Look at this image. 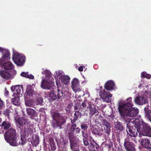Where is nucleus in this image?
Here are the masks:
<instances>
[{
  "label": "nucleus",
  "instance_id": "f257e3e1",
  "mask_svg": "<svg viewBox=\"0 0 151 151\" xmlns=\"http://www.w3.org/2000/svg\"><path fill=\"white\" fill-rule=\"evenodd\" d=\"M133 117H124L127 120L126 121L128 122L127 124V128L126 129L127 132H134L132 130L134 126L135 130L136 129L137 132H151V127L147 124L144 122L139 117V119L138 118H134Z\"/></svg>",
  "mask_w": 151,
  "mask_h": 151
},
{
  "label": "nucleus",
  "instance_id": "f03ea898",
  "mask_svg": "<svg viewBox=\"0 0 151 151\" xmlns=\"http://www.w3.org/2000/svg\"><path fill=\"white\" fill-rule=\"evenodd\" d=\"M131 97L127 99L126 101L120 100L118 103V109L121 115L124 117H134L139 113L137 108H132L133 104L131 102Z\"/></svg>",
  "mask_w": 151,
  "mask_h": 151
},
{
  "label": "nucleus",
  "instance_id": "7ed1b4c3",
  "mask_svg": "<svg viewBox=\"0 0 151 151\" xmlns=\"http://www.w3.org/2000/svg\"><path fill=\"white\" fill-rule=\"evenodd\" d=\"M16 133H5L4 134L5 139L7 142L9 143L10 145L13 146H17L19 145H23L27 142L26 138L30 137L31 134V133H20L21 140L19 142H17V137Z\"/></svg>",
  "mask_w": 151,
  "mask_h": 151
},
{
  "label": "nucleus",
  "instance_id": "20e7f679",
  "mask_svg": "<svg viewBox=\"0 0 151 151\" xmlns=\"http://www.w3.org/2000/svg\"><path fill=\"white\" fill-rule=\"evenodd\" d=\"M115 86L114 82L112 81H109L106 83L105 87L106 90L104 89L103 90L102 86L100 87L101 91L99 92V96L102 100L107 103H110L111 102V98L112 97V95L108 91H111L114 88Z\"/></svg>",
  "mask_w": 151,
  "mask_h": 151
},
{
  "label": "nucleus",
  "instance_id": "39448f33",
  "mask_svg": "<svg viewBox=\"0 0 151 151\" xmlns=\"http://www.w3.org/2000/svg\"><path fill=\"white\" fill-rule=\"evenodd\" d=\"M33 84L32 86L27 85L26 92L25 93L24 95L25 105L29 107L33 106L34 104L32 99H29V97H34L35 95L33 91Z\"/></svg>",
  "mask_w": 151,
  "mask_h": 151
},
{
  "label": "nucleus",
  "instance_id": "423d86ee",
  "mask_svg": "<svg viewBox=\"0 0 151 151\" xmlns=\"http://www.w3.org/2000/svg\"><path fill=\"white\" fill-rule=\"evenodd\" d=\"M53 118L54 120L52 125L54 127H59L60 128V127L65 122L63 117L58 113H55L53 114Z\"/></svg>",
  "mask_w": 151,
  "mask_h": 151
},
{
  "label": "nucleus",
  "instance_id": "0eeeda50",
  "mask_svg": "<svg viewBox=\"0 0 151 151\" xmlns=\"http://www.w3.org/2000/svg\"><path fill=\"white\" fill-rule=\"evenodd\" d=\"M12 59L15 63L18 66H22L25 62V56L16 52H14Z\"/></svg>",
  "mask_w": 151,
  "mask_h": 151
},
{
  "label": "nucleus",
  "instance_id": "6e6552de",
  "mask_svg": "<svg viewBox=\"0 0 151 151\" xmlns=\"http://www.w3.org/2000/svg\"><path fill=\"white\" fill-rule=\"evenodd\" d=\"M54 80L42 78L41 83V88L44 89L49 90L52 88L54 85Z\"/></svg>",
  "mask_w": 151,
  "mask_h": 151
},
{
  "label": "nucleus",
  "instance_id": "1a4fd4ad",
  "mask_svg": "<svg viewBox=\"0 0 151 151\" xmlns=\"http://www.w3.org/2000/svg\"><path fill=\"white\" fill-rule=\"evenodd\" d=\"M63 95L62 91L58 88L57 92L52 90L48 93V97L49 100L54 101L56 99H59Z\"/></svg>",
  "mask_w": 151,
  "mask_h": 151
},
{
  "label": "nucleus",
  "instance_id": "9d476101",
  "mask_svg": "<svg viewBox=\"0 0 151 151\" xmlns=\"http://www.w3.org/2000/svg\"><path fill=\"white\" fill-rule=\"evenodd\" d=\"M147 98V96L145 93L137 96L135 98L134 101L137 104L142 105L148 103Z\"/></svg>",
  "mask_w": 151,
  "mask_h": 151
},
{
  "label": "nucleus",
  "instance_id": "9b49d317",
  "mask_svg": "<svg viewBox=\"0 0 151 151\" xmlns=\"http://www.w3.org/2000/svg\"><path fill=\"white\" fill-rule=\"evenodd\" d=\"M68 135L70 143L71 149L73 151L75 150V147L77 146V142L76 137L74 136L73 133H67Z\"/></svg>",
  "mask_w": 151,
  "mask_h": 151
},
{
  "label": "nucleus",
  "instance_id": "f8f14e48",
  "mask_svg": "<svg viewBox=\"0 0 151 151\" xmlns=\"http://www.w3.org/2000/svg\"><path fill=\"white\" fill-rule=\"evenodd\" d=\"M4 70H0V76L3 78L8 80L13 78L16 75H14L13 73Z\"/></svg>",
  "mask_w": 151,
  "mask_h": 151
},
{
  "label": "nucleus",
  "instance_id": "ddd939ff",
  "mask_svg": "<svg viewBox=\"0 0 151 151\" xmlns=\"http://www.w3.org/2000/svg\"><path fill=\"white\" fill-rule=\"evenodd\" d=\"M15 120L16 124H18L20 126H22L24 125H27L29 123V120L25 117H15Z\"/></svg>",
  "mask_w": 151,
  "mask_h": 151
},
{
  "label": "nucleus",
  "instance_id": "4468645a",
  "mask_svg": "<svg viewBox=\"0 0 151 151\" xmlns=\"http://www.w3.org/2000/svg\"><path fill=\"white\" fill-rule=\"evenodd\" d=\"M71 84L72 88L74 91L76 92L81 91L79 85V81L78 79L74 78L72 81Z\"/></svg>",
  "mask_w": 151,
  "mask_h": 151
},
{
  "label": "nucleus",
  "instance_id": "2eb2a0df",
  "mask_svg": "<svg viewBox=\"0 0 151 151\" xmlns=\"http://www.w3.org/2000/svg\"><path fill=\"white\" fill-rule=\"evenodd\" d=\"M22 89V87L19 85L12 86L11 88V90L12 91L14 92L13 96H15L16 95V96H18L19 95Z\"/></svg>",
  "mask_w": 151,
  "mask_h": 151
},
{
  "label": "nucleus",
  "instance_id": "dca6fc26",
  "mask_svg": "<svg viewBox=\"0 0 151 151\" xmlns=\"http://www.w3.org/2000/svg\"><path fill=\"white\" fill-rule=\"evenodd\" d=\"M124 145L127 151H135V150L134 146L132 145L129 141H125Z\"/></svg>",
  "mask_w": 151,
  "mask_h": 151
},
{
  "label": "nucleus",
  "instance_id": "f3484780",
  "mask_svg": "<svg viewBox=\"0 0 151 151\" xmlns=\"http://www.w3.org/2000/svg\"><path fill=\"white\" fill-rule=\"evenodd\" d=\"M46 139H48L49 140V144L51 149L53 151L55 150L56 149V146L53 139L50 137V135L45 136Z\"/></svg>",
  "mask_w": 151,
  "mask_h": 151
},
{
  "label": "nucleus",
  "instance_id": "a211bd4d",
  "mask_svg": "<svg viewBox=\"0 0 151 151\" xmlns=\"http://www.w3.org/2000/svg\"><path fill=\"white\" fill-rule=\"evenodd\" d=\"M42 75H44L45 77H43V78H47V79L54 80L52 76V74L50 70H44V69H42Z\"/></svg>",
  "mask_w": 151,
  "mask_h": 151
},
{
  "label": "nucleus",
  "instance_id": "6ab92c4d",
  "mask_svg": "<svg viewBox=\"0 0 151 151\" xmlns=\"http://www.w3.org/2000/svg\"><path fill=\"white\" fill-rule=\"evenodd\" d=\"M142 145L147 149H151V143L150 140L147 139H144L141 141Z\"/></svg>",
  "mask_w": 151,
  "mask_h": 151
},
{
  "label": "nucleus",
  "instance_id": "aec40b11",
  "mask_svg": "<svg viewBox=\"0 0 151 151\" xmlns=\"http://www.w3.org/2000/svg\"><path fill=\"white\" fill-rule=\"evenodd\" d=\"M31 142L32 144L35 146H37L39 143V137L36 135H32V140L30 139Z\"/></svg>",
  "mask_w": 151,
  "mask_h": 151
},
{
  "label": "nucleus",
  "instance_id": "412c9836",
  "mask_svg": "<svg viewBox=\"0 0 151 151\" xmlns=\"http://www.w3.org/2000/svg\"><path fill=\"white\" fill-rule=\"evenodd\" d=\"M59 80L62 83L65 85H67L69 83L70 78L68 76L65 75Z\"/></svg>",
  "mask_w": 151,
  "mask_h": 151
},
{
  "label": "nucleus",
  "instance_id": "4be33fe9",
  "mask_svg": "<svg viewBox=\"0 0 151 151\" xmlns=\"http://www.w3.org/2000/svg\"><path fill=\"white\" fill-rule=\"evenodd\" d=\"M89 149L91 151H100V149L99 145L96 142L91 144Z\"/></svg>",
  "mask_w": 151,
  "mask_h": 151
},
{
  "label": "nucleus",
  "instance_id": "5701e85b",
  "mask_svg": "<svg viewBox=\"0 0 151 151\" xmlns=\"http://www.w3.org/2000/svg\"><path fill=\"white\" fill-rule=\"evenodd\" d=\"M145 116L151 122V111L149 108V106H147L144 109Z\"/></svg>",
  "mask_w": 151,
  "mask_h": 151
},
{
  "label": "nucleus",
  "instance_id": "b1692460",
  "mask_svg": "<svg viewBox=\"0 0 151 151\" xmlns=\"http://www.w3.org/2000/svg\"><path fill=\"white\" fill-rule=\"evenodd\" d=\"M0 126L2 129L5 130H7L10 127L11 125L8 122L4 121Z\"/></svg>",
  "mask_w": 151,
  "mask_h": 151
},
{
  "label": "nucleus",
  "instance_id": "393cba45",
  "mask_svg": "<svg viewBox=\"0 0 151 151\" xmlns=\"http://www.w3.org/2000/svg\"><path fill=\"white\" fill-rule=\"evenodd\" d=\"M15 97L12 99V102L13 104L16 106H19L20 105V99L18 96H14Z\"/></svg>",
  "mask_w": 151,
  "mask_h": 151
},
{
  "label": "nucleus",
  "instance_id": "a878e982",
  "mask_svg": "<svg viewBox=\"0 0 151 151\" xmlns=\"http://www.w3.org/2000/svg\"><path fill=\"white\" fill-rule=\"evenodd\" d=\"M65 73L64 72L61 70H58L56 71L55 73V77L56 78V76L59 77V79H60V78L63 77L65 75Z\"/></svg>",
  "mask_w": 151,
  "mask_h": 151
},
{
  "label": "nucleus",
  "instance_id": "bb28decb",
  "mask_svg": "<svg viewBox=\"0 0 151 151\" xmlns=\"http://www.w3.org/2000/svg\"><path fill=\"white\" fill-rule=\"evenodd\" d=\"M26 111L28 115L30 116H34L36 114V111L30 108H27Z\"/></svg>",
  "mask_w": 151,
  "mask_h": 151
},
{
  "label": "nucleus",
  "instance_id": "cd10ccee",
  "mask_svg": "<svg viewBox=\"0 0 151 151\" xmlns=\"http://www.w3.org/2000/svg\"><path fill=\"white\" fill-rule=\"evenodd\" d=\"M115 128L117 130L122 131L123 130V128L121 124L119 122H117L115 123Z\"/></svg>",
  "mask_w": 151,
  "mask_h": 151
},
{
  "label": "nucleus",
  "instance_id": "c85d7f7f",
  "mask_svg": "<svg viewBox=\"0 0 151 151\" xmlns=\"http://www.w3.org/2000/svg\"><path fill=\"white\" fill-rule=\"evenodd\" d=\"M141 78H146L147 79H150L151 77V75L145 72H143L141 73Z\"/></svg>",
  "mask_w": 151,
  "mask_h": 151
},
{
  "label": "nucleus",
  "instance_id": "c756f323",
  "mask_svg": "<svg viewBox=\"0 0 151 151\" xmlns=\"http://www.w3.org/2000/svg\"><path fill=\"white\" fill-rule=\"evenodd\" d=\"M90 109V115H91V116H92L95 113L98 111V110L94 107H92V106H90L89 108Z\"/></svg>",
  "mask_w": 151,
  "mask_h": 151
},
{
  "label": "nucleus",
  "instance_id": "7c9ffc66",
  "mask_svg": "<svg viewBox=\"0 0 151 151\" xmlns=\"http://www.w3.org/2000/svg\"><path fill=\"white\" fill-rule=\"evenodd\" d=\"M74 117L77 119H78V118L79 116L81 117L82 115L81 113L78 111H76L74 113Z\"/></svg>",
  "mask_w": 151,
  "mask_h": 151
},
{
  "label": "nucleus",
  "instance_id": "2f4dec72",
  "mask_svg": "<svg viewBox=\"0 0 151 151\" xmlns=\"http://www.w3.org/2000/svg\"><path fill=\"white\" fill-rule=\"evenodd\" d=\"M36 105H38L39 104H41L42 101H43V99H42V98H37V99H36Z\"/></svg>",
  "mask_w": 151,
  "mask_h": 151
},
{
  "label": "nucleus",
  "instance_id": "473e14b6",
  "mask_svg": "<svg viewBox=\"0 0 151 151\" xmlns=\"http://www.w3.org/2000/svg\"><path fill=\"white\" fill-rule=\"evenodd\" d=\"M11 111L9 109H7L4 111V114L6 116H7L8 118H9V114L10 113Z\"/></svg>",
  "mask_w": 151,
  "mask_h": 151
},
{
  "label": "nucleus",
  "instance_id": "72a5a7b5",
  "mask_svg": "<svg viewBox=\"0 0 151 151\" xmlns=\"http://www.w3.org/2000/svg\"><path fill=\"white\" fill-rule=\"evenodd\" d=\"M127 135H129L131 137H136L138 135L137 133H127Z\"/></svg>",
  "mask_w": 151,
  "mask_h": 151
},
{
  "label": "nucleus",
  "instance_id": "f704fd0d",
  "mask_svg": "<svg viewBox=\"0 0 151 151\" xmlns=\"http://www.w3.org/2000/svg\"><path fill=\"white\" fill-rule=\"evenodd\" d=\"M112 146L113 145L112 144H106L105 145V147L108 149L109 151H110V150H111V147H112Z\"/></svg>",
  "mask_w": 151,
  "mask_h": 151
},
{
  "label": "nucleus",
  "instance_id": "c9c22d12",
  "mask_svg": "<svg viewBox=\"0 0 151 151\" xmlns=\"http://www.w3.org/2000/svg\"><path fill=\"white\" fill-rule=\"evenodd\" d=\"M81 129L83 130H85L87 129V126L86 124H81Z\"/></svg>",
  "mask_w": 151,
  "mask_h": 151
},
{
  "label": "nucleus",
  "instance_id": "e433bc0d",
  "mask_svg": "<svg viewBox=\"0 0 151 151\" xmlns=\"http://www.w3.org/2000/svg\"><path fill=\"white\" fill-rule=\"evenodd\" d=\"M76 124H73L71 127L70 130V132H73L75 131L76 128Z\"/></svg>",
  "mask_w": 151,
  "mask_h": 151
},
{
  "label": "nucleus",
  "instance_id": "4c0bfd02",
  "mask_svg": "<svg viewBox=\"0 0 151 151\" xmlns=\"http://www.w3.org/2000/svg\"><path fill=\"white\" fill-rule=\"evenodd\" d=\"M73 104H69L68 106L66 108L65 110L67 111H69L73 106Z\"/></svg>",
  "mask_w": 151,
  "mask_h": 151
},
{
  "label": "nucleus",
  "instance_id": "58836bf2",
  "mask_svg": "<svg viewBox=\"0 0 151 151\" xmlns=\"http://www.w3.org/2000/svg\"><path fill=\"white\" fill-rule=\"evenodd\" d=\"M28 72L26 73L24 72H23L21 73L20 76L27 78V77L28 76Z\"/></svg>",
  "mask_w": 151,
  "mask_h": 151
},
{
  "label": "nucleus",
  "instance_id": "ea45409f",
  "mask_svg": "<svg viewBox=\"0 0 151 151\" xmlns=\"http://www.w3.org/2000/svg\"><path fill=\"white\" fill-rule=\"evenodd\" d=\"M68 139H66L65 138H62V143L63 144L65 145L68 143Z\"/></svg>",
  "mask_w": 151,
  "mask_h": 151
},
{
  "label": "nucleus",
  "instance_id": "a19ab883",
  "mask_svg": "<svg viewBox=\"0 0 151 151\" xmlns=\"http://www.w3.org/2000/svg\"><path fill=\"white\" fill-rule=\"evenodd\" d=\"M139 135L141 133L143 135L151 137V133H139Z\"/></svg>",
  "mask_w": 151,
  "mask_h": 151
},
{
  "label": "nucleus",
  "instance_id": "79ce46f5",
  "mask_svg": "<svg viewBox=\"0 0 151 151\" xmlns=\"http://www.w3.org/2000/svg\"><path fill=\"white\" fill-rule=\"evenodd\" d=\"M105 132H109L110 129V125L108 126L105 127H104Z\"/></svg>",
  "mask_w": 151,
  "mask_h": 151
},
{
  "label": "nucleus",
  "instance_id": "37998d69",
  "mask_svg": "<svg viewBox=\"0 0 151 151\" xmlns=\"http://www.w3.org/2000/svg\"><path fill=\"white\" fill-rule=\"evenodd\" d=\"M103 123L105 127L108 126L110 125L109 123L106 120H103Z\"/></svg>",
  "mask_w": 151,
  "mask_h": 151
},
{
  "label": "nucleus",
  "instance_id": "c03bdc74",
  "mask_svg": "<svg viewBox=\"0 0 151 151\" xmlns=\"http://www.w3.org/2000/svg\"><path fill=\"white\" fill-rule=\"evenodd\" d=\"M83 142L84 144L86 146H87L88 145L89 143L87 139H83Z\"/></svg>",
  "mask_w": 151,
  "mask_h": 151
},
{
  "label": "nucleus",
  "instance_id": "a18cd8bd",
  "mask_svg": "<svg viewBox=\"0 0 151 151\" xmlns=\"http://www.w3.org/2000/svg\"><path fill=\"white\" fill-rule=\"evenodd\" d=\"M146 83L145 82L144 80L143 79H142L141 81L140 84L139 86V88L141 86H142L143 84H146Z\"/></svg>",
  "mask_w": 151,
  "mask_h": 151
},
{
  "label": "nucleus",
  "instance_id": "49530a36",
  "mask_svg": "<svg viewBox=\"0 0 151 151\" xmlns=\"http://www.w3.org/2000/svg\"><path fill=\"white\" fill-rule=\"evenodd\" d=\"M27 78H29L30 79H34V76L31 74H29L28 73V76L27 77Z\"/></svg>",
  "mask_w": 151,
  "mask_h": 151
},
{
  "label": "nucleus",
  "instance_id": "de8ad7c7",
  "mask_svg": "<svg viewBox=\"0 0 151 151\" xmlns=\"http://www.w3.org/2000/svg\"><path fill=\"white\" fill-rule=\"evenodd\" d=\"M87 133H82V135L84 138L83 139H87V137L88 135L87 134Z\"/></svg>",
  "mask_w": 151,
  "mask_h": 151
},
{
  "label": "nucleus",
  "instance_id": "09e8293b",
  "mask_svg": "<svg viewBox=\"0 0 151 151\" xmlns=\"http://www.w3.org/2000/svg\"><path fill=\"white\" fill-rule=\"evenodd\" d=\"M83 78L84 80L82 81L81 83L82 84H84L87 82V80L85 79V77L83 76Z\"/></svg>",
  "mask_w": 151,
  "mask_h": 151
},
{
  "label": "nucleus",
  "instance_id": "8fccbe9b",
  "mask_svg": "<svg viewBox=\"0 0 151 151\" xmlns=\"http://www.w3.org/2000/svg\"><path fill=\"white\" fill-rule=\"evenodd\" d=\"M9 92L7 90L6 88L5 89V92L4 95L5 96H7L9 94Z\"/></svg>",
  "mask_w": 151,
  "mask_h": 151
},
{
  "label": "nucleus",
  "instance_id": "3c124183",
  "mask_svg": "<svg viewBox=\"0 0 151 151\" xmlns=\"http://www.w3.org/2000/svg\"><path fill=\"white\" fill-rule=\"evenodd\" d=\"M77 119L73 117V119H71V122L72 124L74 123Z\"/></svg>",
  "mask_w": 151,
  "mask_h": 151
},
{
  "label": "nucleus",
  "instance_id": "603ef678",
  "mask_svg": "<svg viewBox=\"0 0 151 151\" xmlns=\"http://www.w3.org/2000/svg\"><path fill=\"white\" fill-rule=\"evenodd\" d=\"M9 132H16V131L14 129L11 128L9 129Z\"/></svg>",
  "mask_w": 151,
  "mask_h": 151
},
{
  "label": "nucleus",
  "instance_id": "864d4df0",
  "mask_svg": "<svg viewBox=\"0 0 151 151\" xmlns=\"http://www.w3.org/2000/svg\"><path fill=\"white\" fill-rule=\"evenodd\" d=\"M83 67L82 66L78 68V70L80 71H82L83 70Z\"/></svg>",
  "mask_w": 151,
  "mask_h": 151
},
{
  "label": "nucleus",
  "instance_id": "5fc2aeb1",
  "mask_svg": "<svg viewBox=\"0 0 151 151\" xmlns=\"http://www.w3.org/2000/svg\"><path fill=\"white\" fill-rule=\"evenodd\" d=\"M56 84L58 88H59L60 87V84L59 83H58V80L56 81Z\"/></svg>",
  "mask_w": 151,
  "mask_h": 151
},
{
  "label": "nucleus",
  "instance_id": "6e6d98bb",
  "mask_svg": "<svg viewBox=\"0 0 151 151\" xmlns=\"http://www.w3.org/2000/svg\"><path fill=\"white\" fill-rule=\"evenodd\" d=\"M74 110H79V107H78L77 106H74Z\"/></svg>",
  "mask_w": 151,
  "mask_h": 151
},
{
  "label": "nucleus",
  "instance_id": "4d7b16f0",
  "mask_svg": "<svg viewBox=\"0 0 151 151\" xmlns=\"http://www.w3.org/2000/svg\"><path fill=\"white\" fill-rule=\"evenodd\" d=\"M3 104L2 101L0 99V109L2 107Z\"/></svg>",
  "mask_w": 151,
  "mask_h": 151
},
{
  "label": "nucleus",
  "instance_id": "13d9d810",
  "mask_svg": "<svg viewBox=\"0 0 151 151\" xmlns=\"http://www.w3.org/2000/svg\"><path fill=\"white\" fill-rule=\"evenodd\" d=\"M82 106L83 107H85L86 106V103L85 102L82 103Z\"/></svg>",
  "mask_w": 151,
  "mask_h": 151
},
{
  "label": "nucleus",
  "instance_id": "bf43d9fd",
  "mask_svg": "<svg viewBox=\"0 0 151 151\" xmlns=\"http://www.w3.org/2000/svg\"><path fill=\"white\" fill-rule=\"evenodd\" d=\"M80 131V129L79 128H77L76 129V132H79Z\"/></svg>",
  "mask_w": 151,
  "mask_h": 151
},
{
  "label": "nucleus",
  "instance_id": "052dcab7",
  "mask_svg": "<svg viewBox=\"0 0 151 151\" xmlns=\"http://www.w3.org/2000/svg\"><path fill=\"white\" fill-rule=\"evenodd\" d=\"M117 151H123V150L122 148L119 147L118 148Z\"/></svg>",
  "mask_w": 151,
  "mask_h": 151
},
{
  "label": "nucleus",
  "instance_id": "680f3d73",
  "mask_svg": "<svg viewBox=\"0 0 151 151\" xmlns=\"http://www.w3.org/2000/svg\"><path fill=\"white\" fill-rule=\"evenodd\" d=\"M99 101V98H96L95 99V101L96 102H98Z\"/></svg>",
  "mask_w": 151,
  "mask_h": 151
},
{
  "label": "nucleus",
  "instance_id": "e2e57ef3",
  "mask_svg": "<svg viewBox=\"0 0 151 151\" xmlns=\"http://www.w3.org/2000/svg\"><path fill=\"white\" fill-rule=\"evenodd\" d=\"M15 114L16 115H17L18 114V111H17L16 110H15Z\"/></svg>",
  "mask_w": 151,
  "mask_h": 151
},
{
  "label": "nucleus",
  "instance_id": "0e129e2a",
  "mask_svg": "<svg viewBox=\"0 0 151 151\" xmlns=\"http://www.w3.org/2000/svg\"><path fill=\"white\" fill-rule=\"evenodd\" d=\"M95 133V134H99V133Z\"/></svg>",
  "mask_w": 151,
  "mask_h": 151
},
{
  "label": "nucleus",
  "instance_id": "69168bd1",
  "mask_svg": "<svg viewBox=\"0 0 151 151\" xmlns=\"http://www.w3.org/2000/svg\"><path fill=\"white\" fill-rule=\"evenodd\" d=\"M2 122V119L1 118H0V123Z\"/></svg>",
  "mask_w": 151,
  "mask_h": 151
},
{
  "label": "nucleus",
  "instance_id": "338daca9",
  "mask_svg": "<svg viewBox=\"0 0 151 151\" xmlns=\"http://www.w3.org/2000/svg\"><path fill=\"white\" fill-rule=\"evenodd\" d=\"M45 132L43 133V135H44H44H45Z\"/></svg>",
  "mask_w": 151,
  "mask_h": 151
},
{
  "label": "nucleus",
  "instance_id": "774afa93",
  "mask_svg": "<svg viewBox=\"0 0 151 151\" xmlns=\"http://www.w3.org/2000/svg\"><path fill=\"white\" fill-rule=\"evenodd\" d=\"M117 134L119 135V133H117Z\"/></svg>",
  "mask_w": 151,
  "mask_h": 151
}]
</instances>
